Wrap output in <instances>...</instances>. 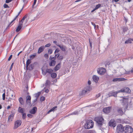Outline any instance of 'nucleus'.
<instances>
[{
	"mask_svg": "<svg viewBox=\"0 0 133 133\" xmlns=\"http://www.w3.org/2000/svg\"><path fill=\"white\" fill-rule=\"evenodd\" d=\"M57 106H55L53 107L50 110L47 112L48 114H49L50 112L52 111H54L56 110V109L57 108Z\"/></svg>",
	"mask_w": 133,
	"mask_h": 133,
	"instance_id": "nucleus-24",
	"label": "nucleus"
},
{
	"mask_svg": "<svg viewBox=\"0 0 133 133\" xmlns=\"http://www.w3.org/2000/svg\"><path fill=\"white\" fill-rule=\"evenodd\" d=\"M13 0H6L5 3H8Z\"/></svg>",
	"mask_w": 133,
	"mask_h": 133,
	"instance_id": "nucleus-46",
	"label": "nucleus"
},
{
	"mask_svg": "<svg viewBox=\"0 0 133 133\" xmlns=\"http://www.w3.org/2000/svg\"><path fill=\"white\" fill-rule=\"evenodd\" d=\"M13 65H14V63H12L11 65V67H10V70L11 69L12 67H13Z\"/></svg>",
	"mask_w": 133,
	"mask_h": 133,
	"instance_id": "nucleus-55",
	"label": "nucleus"
},
{
	"mask_svg": "<svg viewBox=\"0 0 133 133\" xmlns=\"http://www.w3.org/2000/svg\"><path fill=\"white\" fill-rule=\"evenodd\" d=\"M44 57L46 58H48V55L47 54H45L44 55Z\"/></svg>",
	"mask_w": 133,
	"mask_h": 133,
	"instance_id": "nucleus-52",
	"label": "nucleus"
},
{
	"mask_svg": "<svg viewBox=\"0 0 133 133\" xmlns=\"http://www.w3.org/2000/svg\"><path fill=\"white\" fill-rule=\"evenodd\" d=\"M44 49V46H41L38 49V53H40L41 52H42Z\"/></svg>",
	"mask_w": 133,
	"mask_h": 133,
	"instance_id": "nucleus-21",
	"label": "nucleus"
},
{
	"mask_svg": "<svg viewBox=\"0 0 133 133\" xmlns=\"http://www.w3.org/2000/svg\"><path fill=\"white\" fill-rule=\"evenodd\" d=\"M59 59L62 60L63 59V57L62 56H60L59 57Z\"/></svg>",
	"mask_w": 133,
	"mask_h": 133,
	"instance_id": "nucleus-57",
	"label": "nucleus"
},
{
	"mask_svg": "<svg viewBox=\"0 0 133 133\" xmlns=\"http://www.w3.org/2000/svg\"><path fill=\"white\" fill-rule=\"evenodd\" d=\"M124 128V131L126 133H132L133 131L132 128L129 125H127Z\"/></svg>",
	"mask_w": 133,
	"mask_h": 133,
	"instance_id": "nucleus-5",
	"label": "nucleus"
},
{
	"mask_svg": "<svg viewBox=\"0 0 133 133\" xmlns=\"http://www.w3.org/2000/svg\"><path fill=\"white\" fill-rule=\"evenodd\" d=\"M120 92H125L126 93H129L130 91L128 88L125 87L123 89H122L119 90Z\"/></svg>",
	"mask_w": 133,
	"mask_h": 133,
	"instance_id": "nucleus-12",
	"label": "nucleus"
},
{
	"mask_svg": "<svg viewBox=\"0 0 133 133\" xmlns=\"http://www.w3.org/2000/svg\"><path fill=\"white\" fill-rule=\"evenodd\" d=\"M15 115L14 113H13L10 115L8 117V120L9 121H12Z\"/></svg>",
	"mask_w": 133,
	"mask_h": 133,
	"instance_id": "nucleus-18",
	"label": "nucleus"
},
{
	"mask_svg": "<svg viewBox=\"0 0 133 133\" xmlns=\"http://www.w3.org/2000/svg\"><path fill=\"white\" fill-rule=\"evenodd\" d=\"M59 51V50L58 49H57L55 50V54H56L58 53Z\"/></svg>",
	"mask_w": 133,
	"mask_h": 133,
	"instance_id": "nucleus-47",
	"label": "nucleus"
},
{
	"mask_svg": "<svg viewBox=\"0 0 133 133\" xmlns=\"http://www.w3.org/2000/svg\"><path fill=\"white\" fill-rule=\"evenodd\" d=\"M31 98L30 96H28L26 97V101L27 104H30L31 102Z\"/></svg>",
	"mask_w": 133,
	"mask_h": 133,
	"instance_id": "nucleus-20",
	"label": "nucleus"
},
{
	"mask_svg": "<svg viewBox=\"0 0 133 133\" xmlns=\"http://www.w3.org/2000/svg\"><path fill=\"white\" fill-rule=\"evenodd\" d=\"M128 30V28L126 27H124L123 28V31L124 32H126Z\"/></svg>",
	"mask_w": 133,
	"mask_h": 133,
	"instance_id": "nucleus-38",
	"label": "nucleus"
},
{
	"mask_svg": "<svg viewBox=\"0 0 133 133\" xmlns=\"http://www.w3.org/2000/svg\"><path fill=\"white\" fill-rule=\"evenodd\" d=\"M18 100L19 103L21 105H23L24 104V102L22 97H20L18 99Z\"/></svg>",
	"mask_w": 133,
	"mask_h": 133,
	"instance_id": "nucleus-26",
	"label": "nucleus"
},
{
	"mask_svg": "<svg viewBox=\"0 0 133 133\" xmlns=\"http://www.w3.org/2000/svg\"><path fill=\"white\" fill-rule=\"evenodd\" d=\"M59 56V54H56L55 55V57H58Z\"/></svg>",
	"mask_w": 133,
	"mask_h": 133,
	"instance_id": "nucleus-61",
	"label": "nucleus"
},
{
	"mask_svg": "<svg viewBox=\"0 0 133 133\" xmlns=\"http://www.w3.org/2000/svg\"><path fill=\"white\" fill-rule=\"evenodd\" d=\"M36 54H35L33 55H32L30 56V59H33L36 56Z\"/></svg>",
	"mask_w": 133,
	"mask_h": 133,
	"instance_id": "nucleus-34",
	"label": "nucleus"
},
{
	"mask_svg": "<svg viewBox=\"0 0 133 133\" xmlns=\"http://www.w3.org/2000/svg\"><path fill=\"white\" fill-rule=\"evenodd\" d=\"M52 52V49H49L48 51V53L49 54H51Z\"/></svg>",
	"mask_w": 133,
	"mask_h": 133,
	"instance_id": "nucleus-42",
	"label": "nucleus"
},
{
	"mask_svg": "<svg viewBox=\"0 0 133 133\" xmlns=\"http://www.w3.org/2000/svg\"><path fill=\"white\" fill-rule=\"evenodd\" d=\"M2 97L3 100H4L5 98V93L3 94Z\"/></svg>",
	"mask_w": 133,
	"mask_h": 133,
	"instance_id": "nucleus-45",
	"label": "nucleus"
},
{
	"mask_svg": "<svg viewBox=\"0 0 133 133\" xmlns=\"http://www.w3.org/2000/svg\"><path fill=\"white\" fill-rule=\"evenodd\" d=\"M27 15H25L24 16L23 18H22V19L21 21L20 22H19V23H22V24H23V22L24 21V20L25 19V18L27 17Z\"/></svg>",
	"mask_w": 133,
	"mask_h": 133,
	"instance_id": "nucleus-32",
	"label": "nucleus"
},
{
	"mask_svg": "<svg viewBox=\"0 0 133 133\" xmlns=\"http://www.w3.org/2000/svg\"><path fill=\"white\" fill-rule=\"evenodd\" d=\"M78 114V112L77 111H75V112H72L71 114V115H77Z\"/></svg>",
	"mask_w": 133,
	"mask_h": 133,
	"instance_id": "nucleus-41",
	"label": "nucleus"
},
{
	"mask_svg": "<svg viewBox=\"0 0 133 133\" xmlns=\"http://www.w3.org/2000/svg\"><path fill=\"white\" fill-rule=\"evenodd\" d=\"M111 108V107L105 108L103 109V111L104 113L107 114L110 112Z\"/></svg>",
	"mask_w": 133,
	"mask_h": 133,
	"instance_id": "nucleus-11",
	"label": "nucleus"
},
{
	"mask_svg": "<svg viewBox=\"0 0 133 133\" xmlns=\"http://www.w3.org/2000/svg\"><path fill=\"white\" fill-rule=\"evenodd\" d=\"M51 77L53 78H55L57 76V75L55 73H52L51 74Z\"/></svg>",
	"mask_w": 133,
	"mask_h": 133,
	"instance_id": "nucleus-30",
	"label": "nucleus"
},
{
	"mask_svg": "<svg viewBox=\"0 0 133 133\" xmlns=\"http://www.w3.org/2000/svg\"><path fill=\"white\" fill-rule=\"evenodd\" d=\"M25 88L26 89H24V91H27L28 90V86L25 87Z\"/></svg>",
	"mask_w": 133,
	"mask_h": 133,
	"instance_id": "nucleus-58",
	"label": "nucleus"
},
{
	"mask_svg": "<svg viewBox=\"0 0 133 133\" xmlns=\"http://www.w3.org/2000/svg\"><path fill=\"white\" fill-rule=\"evenodd\" d=\"M92 25H94V27L95 28V26H96V25L95 24L93 23L92 22Z\"/></svg>",
	"mask_w": 133,
	"mask_h": 133,
	"instance_id": "nucleus-64",
	"label": "nucleus"
},
{
	"mask_svg": "<svg viewBox=\"0 0 133 133\" xmlns=\"http://www.w3.org/2000/svg\"><path fill=\"white\" fill-rule=\"evenodd\" d=\"M117 111L120 115H122L124 114L123 112L122 111L121 108H118L117 109Z\"/></svg>",
	"mask_w": 133,
	"mask_h": 133,
	"instance_id": "nucleus-17",
	"label": "nucleus"
},
{
	"mask_svg": "<svg viewBox=\"0 0 133 133\" xmlns=\"http://www.w3.org/2000/svg\"><path fill=\"white\" fill-rule=\"evenodd\" d=\"M100 96H101V94L100 93L98 94H97L96 96V97L97 98H98V97H99Z\"/></svg>",
	"mask_w": 133,
	"mask_h": 133,
	"instance_id": "nucleus-56",
	"label": "nucleus"
},
{
	"mask_svg": "<svg viewBox=\"0 0 133 133\" xmlns=\"http://www.w3.org/2000/svg\"><path fill=\"white\" fill-rule=\"evenodd\" d=\"M45 91L46 93H48L49 92V90L48 89H46L45 90Z\"/></svg>",
	"mask_w": 133,
	"mask_h": 133,
	"instance_id": "nucleus-59",
	"label": "nucleus"
},
{
	"mask_svg": "<svg viewBox=\"0 0 133 133\" xmlns=\"http://www.w3.org/2000/svg\"><path fill=\"white\" fill-rule=\"evenodd\" d=\"M37 108L36 107H34L29 112L31 114H34L36 112L37 110Z\"/></svg>",
	"mask_w": 133,
	"mask_h": 133,
	"instance_id": "nucleus-16",
	"label": "nucleus"
},
{
	"mask_svg": "<svg viewBox=\"0 0 133 133\" xmlns=\"http://www.w3.org/2000/svg\"><path fill=\"white\" fill-rule=\"evenodd\" d=\"M125 70V74H128L132 73L133 72V68L132 69L131 71H127Z\"/></svg>",
	"mask_w": 133,
	"mask_h": 133,
	"instance_id": "nucleus-31",
	"label": "nucleus"
},
{
	"mask_svg": "<svg viewBox=\"0 0 133 133\" xmlns=\"http://www.w3.org/2000/svg\"><path fill=\"white\" fill-rule=\"evenodd\" d=\"M36 1H34V3H33V5H32L33 6H34L35 5V4L36 3Z\"/></svg>",
	"mask_w": 133,
	"mask_h": 133,
	"instance_id": "nucleus-60",
	"label": "nucleus"
},
{
	"mask_svg": "<svg viewBox=\"0 0 133 133\" xmlns=\"http://www.w3.org/2000/svg\"><path fill=\"white\" fill-rule=\"evenodd\" d=\"M22 115L23 118V119H25L26 118V114L25 113H23L22 114Z\"/></svg>",
	"mask_w": 133,
	"mask_h": 133,
	"instance_id": "nucleus-40",
	"label": "nucleus"
},
{
	"mask_svg": "<svg viewBox=\"0 0 133 133\" xmlns=\"http://www.w3.org/2000/svg\"><path fill=\"white\" fill-rule=\"evenodd\" d=\"M84 133H92V131L90 130L88 131H86Z\"/></svg>",
	"mask_w": 133,
	"mask_h": 133,
	"instance_id": "nucleus-51",
	"label": "nucleus"
},
{
	"mask_svg": "<svg viewBox=\"0 0 133 133\" xmlns=\"http://www.w3.org/2000/svg\"><path fill=\"white\" fill-rule=\"evenodd\" d=\"M45 99V97H44L42 96L41 97L40 99L41 101H44Z\"/></svg>",
	"mask_w": 133,
	"mask_h": 133,
	"instance_id": "nucleus-44",
	"label": "nucleus"
},
{
	"mask_svg": "<svg viewBox=\"0 0 133 133\" xmlns=\"http://www.w3.org/2000/svg\"><path fill=\"white\" fill-rule=\"evenodd\" d=\"M101 4H97V5H96V7H95V8L96 10H97V9H98L99 8L101 7Z\"/></svg>",
	"mask_w": 133,
	"mask_h": 133,
	"instance_id": "nucleus-37",
	"label": "nucleus"
},
{
	"mask_svg": "<svg viewBox=\"0 0 133 133\" xmlns=\"http://www.w3.org/2000/svg\"><path fill=\"white\" fill-rule=\"evenodd\" d=\"M21 121L20 120H18L15 121V123L14 129H15L17 128L21 125Z\"/></svg>",
	"mask_w": 133,
	"mask_h": 133,
	"instance_id": "nucleus-9",
	"label": "nucleus"
},
{
	"mask_svg": "<svg viewBox=\"0 0 133 133\" xmlns=\"http://www.w3.org/2000/svg\"><path fill=\"white\" fill-rule=\"evenodd\" d=\"M34 64H31L29 65V66L28 67V69L27 70H32L34 67Z\"/></svg>",
	"mask_w": 133,
	"mask_h": 133,
	"instance_id": "nucleus-22",
	"label": "nucleus"
},
{
	"mask_svg": "<svg viewBox=\"0 0 133 133\" xmlns=\"http://www.w3.org/2000/svg\"><path fill=\"white\" fill-rule=\"evenodd\" d=\"M95 120L98 124L102 125L104 122V119L102 117L98 116L95 118Z\"/></svg>",
	"mask_w": 133,
	"mask_h": 133,
	"instance_id": "nucleus-3",
	"label": "nucleus"
},
{
	"mask_svg": "<svg viewBox=\"0 0 133 133\" xmlns=\"http://www.w3.org/2000/svg\"><path fill=\"white\" fill-rule=\"evenodd\" d=\"M105 71V69L103 68H100L97 70L98 73L100 75L104 74Z\"/></svg>",
	"mask_w": 133,
	"mask_h": 133,
	"instance_id": "nucleus-6",
	"label": "nucleus"
},
{
	"mask_svg": "<svg viewBox=\"0 0 133 133\" xmlns=\"http://www.w3.org/2000/svg\"><path fill=\"white\" fill-rule=\"evenodd\" d=\"M91 90V88L89 85L85 87L79 93L80 96H83L86 93H88Z\"/></svg>",
	"mask_w": 133,
	"mask_h": 133,
	"instance_id": "nucleus-2",
	"label": "nucleus"
},
{
	"mask_svg": "<svg viewBox=\"0 0 133 133\" xmlns=\"http://www.w3.org/2000/svg\"><path fill=\"white\" fill-rule=\"evenodd\" d=\"M22 9L19 12L18 15H17L15 17H16V18H17V17H18V16H19V14H20V13L22 11Z\"/></svg>",
	"mask_w": 133,
	"mask_h": 133,
	"instance_id": "nucleus-50",
	"label": "nucleus"
},
{
	"mask_svg": "<svg viewBox=\"0 0 133 133\" xmlns=\"http://www.w3.org/2000/svg\"><path fill=\"white\" fill-rule=\"evenodd\" d=\"M126 79L124 78H114L112 80L113 82L121 81H125Z\"/></svg>",
	"mask_w": 133,
	"mask_h": 133,
	"instance_id": "nucleus-13",
	"label": "nucleus"
},
{
	"mask_svg": "<svg viewBox=\"0 0 133 133\" xmlns=\"http://www.w3.org/2000/svg\"><path fill=\"white\" fill-rule=\"evenodd\" d=\"M94 125V122L91 120L87 121L85 125L84 128L87 129H89L93 127Z\"/></svg>",
	"mask_w": 133,
	"mask_h": 133,
	"instance_id": "nucleus-1",
	"label": "nucleus"
},
{
	"mask_svg": "<svg viewBox=\"0 0 133 133\" xmlns=\"http://www.w3.org/2000/svg\"><path fill=\"white\" fill-rule=\"evenodd\" d=\"M3 6L5 8H9V6L6 4H4L3 5Z\"/></svg>",
	"mask_w": 133,
	"mask_h": 133,
	"instance_id": "nucleus-43",
	"label": "nucleus"
},
{
	"mask_svg": "<svg viewBox=\"0 0 133 133\" xmlns=\"http://www.w3.org/2000/svg\"><path fill=\"white\" fill-rule=\"evenodd\" d=\"M40 94L41 92H38L35 95V97L37 98L40 95Z\"/></svg>",
	"mask_w": 133,
	"mask_h": 133,
	"instance_id": "nucleus-36",
	"label": "nucleus"
},
{
	"mask_svg": "<svg viewBox=\"0 0 133 133\" xmlns=\"http://www.w3.org/2000/svg\"><path fill=\"white\" fill-rule=\"evenodd\" d=\"M12 57V55H11L10 57H9L8 59V61H9L10 60V59H11Z\"/></svg>",
	"mask_w": 133,
	"mask_h": 133,
	"instance_id": "nucleus-53",
	"label": "nucleus"
},
{
	"mask_svg": "<svg viewBox=\"0 0 133 133\" xmlns=\"http://www.w3.org/2000/svg\"><path fill=\"white\" fill-rule=\"evenodd\" d=\"M89 42H90V45L91 48L92 45H91V43L90 42V40H89Z\"/></svg>",
	"mask_w": 133,
	"mask_h": 133,
	"instance_id": "nucleus-63",
	"label": "nucleus"
},
{
	"mask_svg": "<svg viewBox=\"0 0 133 133\" xmlns=\"http://www.w3.org/2000/svg\"><path fill=\"white\" fill-rule=\"evenodd\" d=\"M88 84L89 85H90L91 84V82L90 81H89L88 82Z\"/></svg>",
	"mask_w": 133,
	"mask_h": 133,
	"instance_id": "nucleus-62",
	"label": "nucleus"
},
{
	"mask_svg": "<svg viewBox=\"0 0 133 133\" xmlns=\"http://www.w3.org/2000/svg\"><path fill=\"white\" fill-rule=\"evenodd\" d=\"M120 91H119L116 92H114V91H111L109 93L108 95L109 97L112 96L115 97H116L117 96V94L118 93L120 92Z\"/></svg>",
	"mask_w": 133,
	"mask_h": 133,
	"instance_id": "nucleus-8",
	"label": "nucleus"
},
{
	"mask_svg": "<svg viewBox=\"0 0 133 133\" xmlns=\"http://www.w3.org/2000/svg\"><path fill=\"white\" fill-rule=\"evenodd\" d=\"M16 17H15V18L14 19L12 20L11 22L10 23V24H9V25H8V27H10V26L12 25H11V24L13 22H14L15 21L16 19Z\"/></svg>",
	"mask_w": 133,
	"mask_h": 133,
	"instance_id": "nucleus-35",
	"label": "nucleus"
},
{
	"mask_svg": "<svg viewBox=\"0 0 133 133\" xmlns=\"http://www.w3.org/2000/svg\"><path fill=\"white\" fill-rule=\"evenodd\" d=\"M92 79L93 81L96 83L98 82L99 79V77L96 75H94L92 77Z\"/></svg>",
	"mask_w": 133,
	"mask_h": 133,
	"instance_id": "nucleus-19",
	"label": "nucleus"
},
{
	"mask_svg": "<svg viewBox=\"0 0 133 133\" xmlns=\"http://www.w3.org/2000/svg\"><path fill=\"white\" fill-rule=\"evenodd\" d=\"M50 83V81L48 80H47L46 81V82L45 83V85L46 86L49 84Z\"/></svg>",
	"mask_w": 133,
	"mask_h": 133,
	"instance_id": "nucleus-39",
	"label": "nucleus"
},
{
	"mask_svg": "<svg viewBox=\"0 0 133 133\" xmlns=\"http://www.w3.org/2000/svg\"><path fill=\"white\" fill-rule=\"evenodd\" d=\"M61 63H59L55 67L54 70L55 71H57L59 69L60 67Z\"/></svg>",
	"mask_w": 133,
	"mask_h": 133,
	"instance_id": "nucleus-23",
	"label": "nucleus"
},
{
	"mask_svg": "<svg viewBox=\"0 0 133 133\" xmlns=\"http://www.w3.org/2000/svg\"><path fill=\"white\" fill-rule=\"evenodd\" d=\"M109 125L111 127H115L116 126L115 121L113 119L111 120L109 123Z\"/></svg>",
	"mask_w": 133,
	"mask_h": 133,
	"instance_id": "nucleus-10",
	"label": "nucleus"
},
{
	"mask_svg": "<svg viewBox=\"0 0 133 133\" xmlns=\"http://www.w3.org/2000/svg\"><path fill=\"white\" fill-rule=\"evenodd\" d=\"M42 15V12H40L38 13L37 14V15H38V16H41Z\"/></svg>",
	"mask_w": 133,
	"mask_h": 133,
	"instance_id": "nucleus-54",
	"label": "nucleus"
},
{
	"mask_svg": "<svg viewBox=\"0 0 133 133\" xmlns=\"http://www.w3.org/2000/svg\"><path fill=\"white\" fill-rule=\"evenodd\" d=\"M18 111L20 113H23L24 112L23 109L21 107H19L18 109Z\"/></svg>",
	"mask_w": 133,
	"mask_h": 133,
	"instance_id": "nucleus-33",
	"label": "nucleus"
},
{
	"mask_svg": "<svg viewBox=\"0 0 133 133\" xmlns=\"http://www.w3.org/2000/svg\"><path fill=\"white\" fill-rule=\"evenodd\" d=\"M42 70L43 75L44 76L47 73L51 74L53 72V70L51 69H47L45 70L43 68H42Z\"/></svg>",
	"mask_w": 133,
	"mask_h": 133,
	"instance_id": "nucleus-4",
	"label": "nucleus"
},
{
	"mask_svg": "<svg viewBox=\"0 0 133 133\" xmlns=\"http://www.w3.org/2000/svg\"><path fill=\"white\" fill-rule=\"evenodd\" d=\"M27 116L28 117L31 118L33 116L32 115V114H28L27 115Z\"/></svg>",
	"mask_w": 133,
	"mask_h": 133,
	"instance_id": "nucleus-49",
	"label": "nucleus"
},
{
	"mask_svg": "<svg viewBox=\"0 0 133 133\" xmlns=\"http://www.w3.org/2000/svg\"><path fill=\"white\" fill-rule=\"evenodd\" d=\"M31 61L30 59H28L26 62V69H28V66L29 65V64L31 63Z\"/></svg>",
	"mask_w": 133,
	"mask_h": 133,
	"instance_id": "nucleus-25",
	"label": "nucleus"
},
{
	"mask_svg": "<svg viewBox=\"0 0 133 133\" xmlns=\"http://www.w3.org/2000/svg\"><path fill=\"white\" fill-rule=\"evenodd\" d=\"M56 45L58 46L59 47L61 50L63 51H65L66 49V47L63 45H59L57 44Z\"/></svg>",
	"mask_w": 133,
	"mask_h": 133,
	"instance_id": "nucleus-14",
	"label": "nucleus"
},
{
	"mask_svg": "<svg viewBox=\"0 0 133 133\" xmlns=\"http://www.w3.org/2000/svg\"><path fill=\"white\" fill-rule=\"evenodd\" d=\"M124 127L123 128L122 125L119 124L117 127L116 131L117 132L119 133L124 131Z\"/></svg>",
	"mask_w": 133,
	"mask_h": 133,
	"instance_id": "nucleus-7",
	"label": "nucleus"
},
{
	"mask_svg": "<svg viewBox=\"0 0 133 133\" xmlns=\"http://www.w3.org/2000/svg\"><path fill=\"white\" fill-rule=\"evenodd\" d=\"M132 39L129 38L125 42V44H128L131 43L132 42Z\"/></svg>",
	"mask_w": 133,
	"mask_h": 133,
	"instance_id": "nucleus-28",
	"label": "nucleus"
},
{
	"mask_svg": "<svg viewBox=\"0 0 133 133\" xmlns=\"http://www.w3.org/2000/svg\"><path fill=\"white\" fill-rule=\"evenodd\" d=\"M22 23H19V25L16 29V31L17 32H19L22 28Z\"/></svg>",
	"mask_w": 133,
	"mask_h": 133,
	"instance_id": "nucleus-15",
	"label": "nucleus"
},
{
	"mask_svg": "<svg viewBox=\"0 0 133 133\" xmlns=\"http://www.w3.org/2000/svg\"><path fill=\"white\" fill-rule=\"evenodd\" d=\"M56 63L55 61L54 60L51 61V62L49 63V65L50 66H54Z\"/></svg>",
	"mask_w": 133,
	"mask_h": 133,
	"instance_id": "nucleus-29",
	"label": "nucleus"
},
{
	"mask_svg": "<svg viewBox=\"0 0 133 133\" xmlns=\"http://www.w3.org/2000/svg\"><path fill=\"white\" fill-rule=\"evenodd\" d=\"M51 45V44L50 43H48L45 45V47H49Z\"/></svg>",
	"mask_w": 133,
	"mask_h": 133,
	"instance_id": "nucleus-48",
	"label": "nucleus"
},
{
	"mask_svg": "<svg viewBox=\"0 0 133 133\" xmlns=\"http://www.w3.org/2000/svg\"><path fill=\"white\" fill-rule=\"evenodd\" d=\"M127 102L128 99H124L123 101V104H124V103L125 104V105H126V109H127L128 108Z\"/></svg>",
	"mask_w": 133,
	"mask_h": 133,
	"instance_id": "nucleus-27",
	"label": "nucleus"
}]
</instances>
